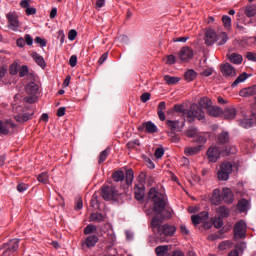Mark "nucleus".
Masks as SVG:
<instances>
[{
  "instance_id": "obj_57",
  "label": "nucleus",
  "mask_w": 256,
  "mask_h": 256,
  "mask_svg": "<svg viewBox=\"0 0 256 256\" xmlns=\"http://www.w3.org/2000/svg\"><path fill=\"white\" fill-rule=\"evenodd\" d=\"M163 155H165V149L157 148L155 150L154 156L156 157V159H161V157H163Z\"/></svg>"
},
{
  "instance_id": "obj_37",
  "label": "nucleus",
  "mask_w": 256,
  "mask_h": 256,
  "mask_svg": "<svg viewBox=\"0 0 256 256\" xmlns=\"http://www.w3.org/2000/svg\"><path fill=\"white\" fill-rule=\"evenodd\" d=\"M174 111H176V113H182L183 117L187 119V113H189V109H185L184 105H181V104L174 105Z\"/></svg>"
},
{
  "instance_id": "obj_38",
  "label": "nucleus",
  "mask_w": 256,
  "mask_h": 256,
  "mask_svg": "<svg viewBox=\"0 0 256 256\" xmlns=\"http://www.w3.org/2000/svg\"><path fill=\"white\" fill-rule=\"evenodd\" d=\"M164 81L167 85H177V82L181 81V79L179 77L165 75Z\"/></svg>"
},
{
  "instance_id": "obj_31",
  "label": "nucleus",
  "mask_w": 256,
  "mask_h": 256,
  "mask_svg": "<svg viewBox=\"0 0 256 256\" xmlns=\"http://www.w3.org/2000/svg\"><path fill=\"white\" fill-rule=\"evenodd\" d=\"M244 14L246 17H255L256 15V5L250 4L244 7Z\"/></svg>"
},
{
  "instance_id": "obj_45",
  "label": "nucleus",
  "mask_w": 256,
  "mask_h": 256,
  "mask_svg": "<svg viewBox=\"0 0 256 256\" xmlns=\"http://www.w3.org/2000/svg\"><path fill=\"white\" fill-rule=\"evenodd\" d=\"M37 179L39 183H44L45 185H47V183H49V174H47V172H42L38 175Z\"/></svg>"
},
{
  "instance_id": "obj_26",
  "label": "nucleus",
  "mask_w": 256,
  "mask_h": 256,
  "mask_svg": "<svg viewBox=\"0 0 256 256\" xmlns=\"http://www.w3.org/2000/svg\"><path fill=\"white\" fill-rule=\"evenodd\" d=\"M134 195H135V199H137V201L143 200V197H145V189H143V185H140V186L135 185Z\"/></svg>"
},
{
  "instance_id": "obj_20",
  "label": "nucleus",
  "mask_w": 256,
  "mask_h": 256,
  "mask_svg": "<svg viewBox=\"0 0 256 256\" xmlns=\"http://www.w3.org/2000/svg\"><path fill=\"white\" fill-rule=\"evenodd\" d=\"M141 129H146L147 133H157V126L151 121L143 123L142 126L139 127V131H141Z\"/></svg>"
},
{
  "instance_id": "obj_52",
  "label": "nucleus",
  "mask_w": 256,
  "mask_h": 256,
  "mask_svg": "<svg viewBox=\"0 0 256 256\" xmlns=\"http://www.w3.org/2000/svg\"><path fill=\"white\" fill-rule=\"evenodd\" d=\"M9 73L10 75H17L19 73V65L17 63L10 65Z\"/></svg>"
},
{
  "instance_id": "obj_64",
  "label": "nucleus",
  "mask_w": 256,
  "mask_h": 256,
  "mask_svg": "<svg viewBox=\"0 0 256 256\" xmlns=\"http://www.w3.org/2000/svg\"><path fill=\"white\" fill-rule=\"evenodd\" d=\"M246 58L248 59V61H256V53L247 52L246 53Z\"/></svg>"
},
{
  "instance_id": "obj_36",
  "label": "nucleus",
  "mask_w": 256,
  "mask_h": 256,
  "mask_svg": "<svg viewBox=\"0 0 256 256\" xmlns=\"http://www.w3.org/2000/svg\"><path fill=\"white\" fill-rule=\"evenodd\" d=\"M112 179L116 183H119L125 179V173L121 170H118L112 174Z\"/></svg>"
},
{
  "instance_id": "obj_60",
  "label": "nucleus",
  "mask_w": 256,
  "mask_h": 256,
  "mask_svg": "<svg viewBox=\"0 0 256 256\" xmlns=\"http://www.w3.org/2000/svg\"><path fill=\"white\" fill-rule=\"evenodd\" d=\"M27 189H29V185H27L25 183H20L17 185V191H19V193H23V192L27 191Z\"/></svg>"
},
{
  "instance_id": "obj_42",
  "label": "nucleus",
  "mask_w": 256,
  "mask_h": 256,
  "mask_svg": "<svg viewBox=\"0 0 256 256\" xmlns=\"http://www.w3.org/2000/svg\"><path fill=\"white\" fill-rule=\"evenodd\" d=\"M186 81H194L197 78V72L195 70H188L184 75Z\"/></svg>"
},
{
  "instance_id": "obj_7",
  "label": "nucleus",
  "mask_w": 256,
  "mask_h": 256,
  "mask_svg": "<svg viewBox=\"0 0 256 256\" xmlns=\"http://www.w3.org/2000/svg\"><path fill=\"white\" fill-rule=\"evenodd\" d=\"M220 71L225 79H233V77H237V70H235V67L229 63L220 65Z\"/></svg>"
},
{
  "instance_id": "obj_56",
  "label": "nucleus",
  "mask_w": 256,
  "mask_h": 256,
  "mask_svg": "<svg viewBox=\"0 0 256 256\" xmlns=\"http://www.w3.org/2000/svg\"><path fill=\"white\" fill-rule=\"evenodd\" d=\"M29 73V67L23 65L19 70V77H25Z\"/></svg>"
},
{
  "instance_id": "obj_54",
  "label": "nucleus",
  "mask_w": 256,
  "mask_h": 256,
  "mask_svg": "<svg viewBox=\"0 0 256 256\" xmlns=\"http://www.w3.org/2000/svg\"><path fill=\"white\" fill-rule=\"evenodd\" d=\"M169 137L172 143H179V141H181V137H179L175 132H170Z\"/></svg>"
},
{
  "instance_id": "obj_8",
  "label": "nucleus",
  "mask_w": 256,
  "mask_h": 256,
  "mask_svg": "<svg viewBox=\"0 0 256 256\" xmlns=\"http://www.w3.org/2000/svg\"><path fill=\"white\" fill-rule=\"evenodd\" d=\"M16 127L17 125H15L12 120H7L4 123L3 121H0V134L11 135L12 133H14Z\"/></svg>"
},
{
  "instance_id": "obj_22",
  "label": "nucleus",
  "mask_w": 256,
  "mask_h": 256,
  "mask_svg": "<svg viewBox=\"0 0 256 256\" xmlns=\"http://www.w3.org/2000/svg\"><path fill=\"white\" fill-rule=\"evenodd\" d=\"M35 115V111H31L30 113L18 114L15 116V119L18 123H25L31 119Z\"/></svg>"
},
{
  "instance_id": "obj_25",
  "label": "nucleus",
  "mask_w": 256,
  "mask_h": 256,
  "mask_svg": "<svg viewBox=\"0 0 256 256\" xmlns=\"http://www.w3.org/2000/svg\"><path fill=\"white\" fill-rule=\"evenodd\" d=\"M224 118L228 119L229 121L233 120L237 117V109L233 107H228L223 112Z\"/></svg>"
},
{
  "instance_id": "obj_35",
  "label": "nucleus",
  "mask_w": 256,
  "mask_h": 256,
  "mask_svg": "<svg viewBox=\"0 0 256 256\" xmlns=\"http://www.w3.org/2000/svg\"><path fill=\"white\" fill-rule=\"evenodd\" d=\"M247 209H249V201L247 199H241L238 202V210L240 211V213H245Z\"/></svg>"
},
{
  "instance_id": "obj_9",
  "label": "nucleus",
  "mask_w": 256,
  "mask_h": 256,
  "mask_svg": "<svg viewBox=\"0 0 256 256\" xmlns=\"http://www.w3.org/2000/svg\"><path fill=\"white\" fill-rule=\"evenodd\" d=\"M8 27L12 31H17L19 29V16L15 12H9L7 15Z\"/></svg>"
},
{
  "instance_id": "obj_21",
  "label": "nucleus",
  "mask_w": 256,
  "mask_h": 256,
  "mask_svg": "<svg viewBox=\"0 0 256 256\" xmlns=\"http://www.w3.org/2000/svg\"><path fill=\"white\" fill-rule=\"evenodd\" d=\"M31 56L39 67H41L42 69H45V67H47V63H45V59L43 58V56L39 55L37 52H33Z\"/></svg>"
},
{
  "instance_id": "obj_41",
  "label": "nucleus",
  "mask_w": 256,
  "mask_h": 256,
  "mask_svg": "<svg viewBox=\"0 0 256 256\" xmlns=\"http://www.w3.org/2000/svg\"><path fill=\"white\" fill-rule=\"evenodd\" d=\"M217 215H220V217H228L229 216V210L225 206H220L216 209Z\"/></svg>"
},
{
  "instance_id": "obj_43",
  "label": "nucleus",
  "mask_w": 256,
  "mask_h": 256,
  "mask_svg": "<svg viewBox=\"0 0 256 256\" xmlns=\"http://www.w3.org/2000/svg\"><path fill=\"white\" fill-rule=\"evenodd\" d=\"M240 125L244 129H250V127H253V120L249 118H244L240 121Z\"/></svg>"
},
{
  "instance_id": "obj_34",
  "label": "nucleus",
  "mask_w": 256,
  "mask_h": 256,
  "mask_svg": "<svg viewBox=\"0 0 256 256\" xmlns=\"http://www.w3.org/2000/svg\"><path fill=\"white\" fill-rule=\"evenodd\" d=\"M155 253L157 256H165L169 253V246L161 245L155 248Z\"/></svg>"
},
{
  "instance_id": "obj_58",
  "label": "nucleus",
  "mask_w": 256,
  "mask_h": 256,
  "mask_svg": "<svg viewBox=\"0 0 256 256\" xmlns=\"http://www.w3.org/2000/svg\"><path fill=\"white\" fill-rule=\"evenodd\" d=\"M200 75H202L203 77H211V75H213V68H206L204 69Z\"/></svg>"
},
{
  "instance_id": "obj_3",
  "label": "nucleus",
  "mask_w": 256,
  "mask_h": 256,
  "mask_svg": "<svg viewBox=\"0 0 256 256\" xmlns=\"http://www.w3.org/2000/svg\"><path fill=\"white\" fill-rule=\"evenodd\" d=\"M0 249L3 250L2 256H13L17 251H19V239H12L0 246Z\"/></svg>"
},
{
  "instance_id": "obj_17",
  "label": "nucleus",
  "mask_w": 256,
  "mask_h": 256,
  "mask_svg": "<svg viewBox=\"0 0 256 256\" xmlns=\"http://www.w3.org/2000/svg\"><path fill=\"white\" fill-rule=\"evenodd\" d=\"M229 140H230L229 132H227V131L221 132L216 137V142L218 145H225V144L229 143Z\"/></svg>"
},
{
  "instance_id": "obj_14",
  "label": "nucleus",
  "mask_w": 256,
  "mask_h": 256,
  "mask_svg": "<svg viewBox=\"0 0 256 256\" xmlns=\"http://www.w3.org/2000/svg\"><path fill=\"white\" fill-rule=\"evenodd\" d=\"M166 125L167 127H169V129H171V132H175V131H182L183 127H185V122H183L181 124V122L179 120H167L166 121Z\"/></svg>"
},
{
  "instance_id": "obj_27",
  "label": "nucleus",
  "mask_w": 256,
  "mask_h": 256,
  "mask_svg": "<svg viewBox=\"0 0 256 256\" xmlns=\"http://www.w3.org/2000/svg\"><path fill=\"white\" fill-rule=\"evenodd\" d=\"M201 151V146L194 147H186L184 149V153L187 157H193V155H197Z\"/></svg>"
},
{
  "instance_id": "obj_1",
  "label": "nucleus",
  "mask_w": 256,
  "mask_h": 256,
  "mask_svg": "<svg viewBox=\"0 0 256 256\" xmlns=\"http://www.w3.org/2000/svg\"><path fill=\"white\" fill-rule=\"evenodd\" d=\"M148 198L153 202V211L157 213L150 223L153 233H157V235L160 236L164 235L165 237H173L177 228L169 224L162 225L163 219H171V217H173L171 210L167 209L169 206L167 195L157 191L156 188H151L148 192ZM163 211H165V215L163 217H159Z\"/></svg>"
},
{
  "instance_id": "obj_5",
  "label": "nucleus",
  "mask_w": 256,
  "mask_h": 256,
  "mask_svg": "<svg viewBox=\"0 0 256 256\" xmlns=\"http://www.w3.org/2000/svg\"><path fill=\"white\" fill-rule=\"evenodd\" d=\"M247 236V224L245 221L240 220L234 225V239L235 241L239 239H245Z\"/></svg>"
},
{
  "instance_id": "obj_33",
  "label": "nucleus",
  "mask_w": 256,
  "mask_h": 256,
  "mask_svg": "<svg viewBox=\"0 0 256 256\" xmlns=\"http://www.w3.org/2000/svg\"><path fill=\"white\" fill-rule=\"evenodd\" d=\"M247 79H249V74H247V72H244L236 78V80L232 83L231 87H237L239 83H243L244 81H247Z\"/></svg>"
},
{
  "instance_id": "obj_10",
  "label": "nucleus",
  "mask_w": 256,
  "mask_h": 256,
  "mask_svg": "<svg viewBox=\"0 0 256 256\" xmlns=\"http://www.w3.org/2000/svg\"><path fill=\"white\" fill-rule=\"evenodd\" d=\"M102 197L105 201H113L117 197V190L114 187L104 186L102 188Z\"/></svg>"
},
{
  "instance_id": "obj_12",
  "label": "nucleus",
  "mask_w": 256,
  "mask_h": 256,
  "mask_svg": "<svg viewBox=\"0 0 256 256\" xmlns=\"http://www.w3.org/2000/svg\"><path fill=\"white\" fill-rule=\"evenodd\" d=\"M209 219V213L207 211H203L198 213L197 215L191 216V221L193 225H201V223H205Z\"/></svg>"
},
{
  "instance_id": "obj_40",
  "label": "nucleus",
  "mask_w": 256,
  "mask_h": 256,
  "mask_svg": "<svg viewBox=\"0 0 256 256\" xmlns=\"http://www.w3.org/2000/svg\"><path fill=\"white\" fill-rule=\"evenodd\" d=\"M217 41L218 45H225L227 41H229V36L225 32H221L219 35H217Z\"/></svg>"
},
{
  "instance_id": "obj_15",
  "label": "nucleus",
  "mask_w": 256,
  "mask_h": 256,
  "mask_svg": "<svg viewBox=\"0 0 256 256\" xmlns=\"http://www.w3.org/2000/svg\"><path fill=\"white\" fill-rule=\"evenodd\" d=\"M99 243V237L97 235H90L86 237L85 241L82 243L83 245H86L88 249H91L92 247H95Z\"/></svg>"
},
{
  "instance_id": "obj_2",
  "label": "nucleus",
  "mask_w": 256,
  "mask_h": 256,
  "mask_svg": "<svg viewBox=\"0 0 256 256\" xmlns=\"http://www.w3.org/2000/svg\"><path fill=\"white\" fill-rule=\"evenodd\" d=\"M197 119L198 121H203L205 119V112L203 108L197 104H192L190 110L187 112V122L193 123Z\"/></svg>"
},
{
  "instance_id": "obj_46",
  "label": "nucleus",
  "mask_w": 256,
  "mask_h": 256,
  "mask_svg": "<svg viewBox=\"0 0 256 256\" xmlns=\"http://www.w3.org/2000/svg\"><path fill=\"white\" fill-rule=\"evenodd\" d=\"M95 231H97V226L92 225V224H90L84 228L85 235H91V233H95Z\"/></svg>"
},
{
  "instance_id": "obj_47",
  "label": "nucleus",
  "mask_w": 256,
  "mask_h": 256,
  "mask_svg": "<svg viewBox=\"0 0 256 256\" xmlns=\"http://www.w3.org/2000/svg\"><path fill=\"white\" fill-rule=\"evenodd\" d=\"M107 157H109V150L106 149L104 151L101 152L100 156H99V161L98 163L101 165V163H105V161L107 160Z\"/></svg>"
},
{
  "instance_id": "obj_50",
  "label": "nucleus",
  "mask_w": 256,
  "mask_h": 256,
  "mask_svg": "<svg viewBox=\"0 0 256 256\" xmlns=\"http://www.w3.org/2000/svg\"><path fill=\"white\" fill-rule=\"evenodd\" d=\"M247 248V245L245 244V242H238L235 245V249L238 253H243V251H245V249Z\"/></svg>"
},
{
  "instance_id": "obj_23",
  "label": "nucleus",
  "mask_w": 256,
  "mask_h": 256,
  "mask_svg": "<svg viewBox=\"0 0 256 256\" xmlns=\"http://www.w3.org/2000/svg\"><path fill=\"white\" fill-rule=\"evenodd\" d=\"M239 95L240 97H253V95H256V86H251V87L242 89Z\"/></svg>"
},
{
  "instance_id": "obj_48",
  "label": "nucleus",
  "mask_w": 256,
  "mask_h": 256,
  "mask_svg": "<svg viewBox=\"0 0 256 256\" xmlns=\"http://www.w3.org/2000/svg\"><path fill=\"white\" fill-rule=\"evenodd\" d=\"M222 23H223L225 29H231V17L224 15L222 17Z\"/></svg>"
},
{
  "instance_id": "obj_30",
  "label": "nucleus",
  "mask_w": 256,
  "mask_h": 256,
  "mask_svg": "<svg viewBox=\"0 0 256 256\" xmlns=\"http://www.w3.org/2000/svg\"><path fill=\"white\" fill-rule=\"evenodd\" d=\"M228 59L231 63H234V65H241V63H243V56H241V54L232 53L228 55Z\"/></svg>"
},
{
  "instance_id": "obj_51",
  "label": "nucleus",
  "mask_w": 256,
  "mask_h": 256,
  "mask_svg": "<svg viewBox=\"0 0 256 256\" xmlns=\"http://www.w3.org/2000/svg\"><path fill=\"white\" fill-rule=\"evenodd\" d=\"M5 75H7V68L0 67V85H5Z\"/></svg>"
},
{
  "instance_id": "obj_63",
  "label": "nucleus",
  "mask_w": 256,
  "mask_h": 256,
  "mask_svg": "<svg viewBox=\"0 0 256 256\" xmlns=\"http://www.w3.org/2000/svg\"><path fill=\"white\" fill-rule=\"evenodd\" d=\"M70 67H77V55H72L69 60Z\"/></svg>"
},
{
  "instance_id": "obj_13",
  "label": "nucleus",
  "mask_w": 256,
  "mask_h": 256,
  "mask_svg": "<svg viewBox=\"0 0 256 256\" xmlns=\"http://www.w3.org/2000/svg\"><path fill=\"white\" fill-rule=\"evenodd\" d=\"M204 41L208 47L215 45V42L217 41V32L213 29H208L205 33Z\"/></svg>"
},
{
  "instance_id": "obj_19",
  "label": "nucleus",
  "mask_w": 256,
  "mask_h": 256,
  "mask_svg": "<svg viewBox=\"0 0 256 256\" xmlns=\"http://www.w3.org/2000/svg\"><path fill=\"white\" fill-rule=\"evenodd\" d=\"M208 137H209V133L198 132V134L196 135V138H194V143H197L198 145H205V143H207Z\"/></svg>"
},
{
  "instance_id": "obj_4",
  "label": "nucleus",
  "mask_w": 256,
  "mask_h": 256,
  "mask_svg": "<svg viewBox=\"0 0 256 256\" xmlns=\"http://www.w3.org/2000/svg\"><path fill=\"white\" fill-rule=\"evenodd\" d=\"M233 173V164L230 162H223L220 165V169L217 173V178L219 181H228L229 175Z\"/></svg>"
},
{
  "instance_id": "obj_6",
  "label": "nucleus",
  "mask_w": 256,
  "mask_h": 256,
  "mask_svg": "<svg viewBox=\"0 0 256 256\" xmlns=\"http://www.w3.org/2000/svg\"><path fill=\"white\" fill-rule=\"evenodd\" d=\"M206 157L210 163H217L221 159V148L217 145H212L206 152Z\"/></svg>"
},
{
  "instance_id": "obj_39",
  "label": "nucleus",
  "mask_w": 256,
  "mask_h": 256,
  "mask_svg": "<svg viewBox=\"0 0 256 256\" xmlns=\"http://www.w3.org/2000/svg\"><path fill=\"white\" fill-rule=\"evenodd\" d=\"M90 221H95L96 223H103L105 221V216L101 213H93L90 215Z\"/></svg>"
},
{
  "instance_id": "obj_53",
  "label": "nucleus",
  "mask_w": 256,
  "mask_h": 256,
  "mask_svg": "<svg viewBox=\"0 0 256 256\" xmlns=\"http://www.w3.org/2000/svg\"><path fill=\"white\" fill-rule=\"evenodd\" d=\"M139 145H141V142H139L138 139H135L127 143V148L135 149L136 147H139Z\"/></svg>"
},
{
  "instance_id": "obj_61",
  "label": "nucleus",
  "mask_w": 256,
  "mask_h": 256,
  "mask_svg": "<svg viewBox=\"0 0 256 256\" xmlns=\"http://www.w3.org/2000/svg\"><path fill=\"white\" fill-rule=\"evenodd\" d=\"M149 99H151V94L149 92H146V93H143L141 96H140V101L142 103H147V101H149Z\"/></svg>"
},
{
  "instance_id": "obj_44",
  "label": "nucleus",
  "mask_w": 256,
  "mask_h": 256,
  "mask_svg": "<svg viewBox=\"0 0 256 256\" xmlns=\"http://www.w3.org/2000/svg\"><path fill=\"white\" fill-rule=\"evenodd\" d=\"M212 225L215 227V229H221V227H223V218L214 217L212 219Z\"/></svg>"
},
{
  "instance_id": "obj_11",
  "label": "nucleus",
  "mask_w": 256,
  "mask_h": 256,
  "mask_svg": "<svg viewBox=\"0 0 256 256\" xmlns=\"http://www.w3.org/2000/svg\"><path fill=\"white\" fill-rule=\"evenodd\" d=\"M193 58V50L189 47H183L179 52V59L182 63H187Z\"/></svg>"
},
{
  "instance_id": "obj_18",
  "label": "nucleus",
  "mask_w": 256,
  "mask_h": 256,
  "mask_svg": "<svg viewBox=\"0 0 256 256\" xmlns=\"http://www.w3.org/2000/svg\"><path fill=\"white\" fill-rule=\"evenodd\" d=\"M222 199L225 203H233L234 197H233V192L231 191V189L223 188Z\"/></svg>"
},
{
  "instance_id": "obj_49",
  "label": "nucleus",
  "mask_w": 256,
  "mask_h": 256,
  "mask_svg": "<svg viewBox=\"0 0 256 256\" xmlns=\"http://www.w3.org/2000/svg\"><path fill=\"white\" fill-rule=\"evenodd\" d=\"M133 177H134V173L131 169H128L126 171V183L127 185H131V183H133Z\"/></svg>"
},
{
  "instance_id": "obj_59",
  "label": "nucleus",
  "mask_w": 256,
  "mask_h": 256,
  "mask_svg": "<svg viewBox=\"0 0 256 256\" xmlns=\"http://www.w3.org/2000/svg\"><path fill=\"white\" fill-rule=\"evenodd\" d=\"M34 41L40 45V47H47V41L41 37H36Z\"/></svg>"
},
{
  "instance_id": "obj_32",
  "label": "nucleus",
  "mask_w": 256,
  "mask_h": 256,
  "mask_svg": "<svg viewBox=\"0 0 256 256\" xmlns=\"http://www.w3.org/2000/svg\"><path fill=\"white\" fill-rule=\"evenodd\" d=\"M199 134V130H197V128L191 126L189 127L185 132L184 135L186 137H189L190 139H195L197 137V135Z\"/></svg>"
},
{
  "instance_id": "obj_62",
  "label": "nucleus",
  "mask_w": 256,
  "mask_h": 256,
  "mask_svg": "<svg viewBox=\"0 0 256 256\" xmlns=\"http://www.w3.org/2000/svg\"><path fill=\"white\" fill-rule=\"evenodd\" d=\"M77 37V30H70L68 33V39L69 41H75V38Z\"/></svg>"
},
{
  "instance_id": "obj_24",
  "label": "nucleus",
  "mask_w": 256,
  "mask_h": 256,
  "mask_svg": "<svg viewBox=\"0 0 256 256\" xmlns=\"http://www.w3.org/2000/svg\"><path fill=\"white\" fill-rule=\"evenodd\" d=\"M26 92L28 95H37V93H39V84L30 82L26 85Z\"/></svg>"
},
{
  "instance_id": "obj_16",
  "label": "nucleus",
  "mask_w": 256,
  "mask_h": 256,
  "mask_svg": "<svg viewBox=\"0 0 256 256\" xmlns=\"http://www.w3.org/2000/svg\"><path fill=\"white\" fill-rule=\"evenodd\" d=\"M223 201L221 190L219 189H214L212 192V197H211V203L213 205H221V202Z\"/></svg>"
},
{
  "instance_id": "obj_29",
  "label": "nucleus",
  "mask_w": 256,
  "mask_h": 256,
  "mask_svg": "<svg viewBox=\"0 0 256 256\" xmlns=\"http://www.w3.org/2000/svg\"><path fill=\"white\" fill-rule=\"evenodd\" d=\"M207 113L210 117H219L223 113V110L219 106H210Z\"/></svg>"
},
{
  "instance_id": "obj_55",
  "label": "nucleus",
  "mask_w": 256,
  "mask_h": 256,
  "mask_svg": "<svg viewBox=\"0 0 256 256\" xmlns=\"http://www.w3.org/2000/svg\"><path fill=\"white\" fill-rule=\"evenodd\" d=\"M230 246H231L230 241H224L219 244L218 249L220 251H225V250L229 249Z\"/></svg>"
},
{
  "instance_id": "obj_28",
  "label": "nucleus",
  "mask_w": 256,
  "mask_h": 256,
  "mask_svg": "<svg viewBox=\"0 0 256 256\" xmlns=\"http://www.w3.org/2000/svg\"><path fill=\"white\" fill-rule=\"evenodd\" d=\"M198 106L202 109H206V111L213 106V102L209 99V97H203L198 101Z\"/></svg>"
}]
</instances>
